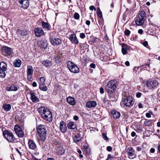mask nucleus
<instances>
[{
	"mask_svg": "<svg viewBox=\"0 0 160 160\" xmlns=\"http://www.w3.org/2000/svg\"><path fill=\"white\" fill-rule=\"evenodd\" d=\"M38 111L43 119L49 122L52 121V113L47 108L44 107H40L38 108Z\"/></svg>",
	"mask_w": 160,
	"mask_h": 160,
	"instance_id": "f257e3e1",
	"label": "nucleus"
},
{
	"mask_svg": "<svg viewBox=\"0 0 160 160\" xmlns=\"http://www.w3.org/2000/svg\"><path fill=\"white\" fill-rule=\"evenodd\" d=\"M38 134L40 136V139L42 141L45 140L46 136V130L44 125L41 124L37 127Z\"/></svg>",
	"mask_w": 160,
	"mask_h": 160,
	"instance_id": "f03ea898",
	"label": "nucleus"
},
{
	"mask_svg": "<svg viewBox=\"0 0 160 160\" xmlns=\"http://www.w3.org/2000/svg\"><path fill=\"white\" fill-rule=\"evenodd\" d=\"M134 102L133 98L130 96H126L125 98H122L121 102V105L123 106L130 107L132 106Z\"/></svg>",
	"mask_w": 160,
	"mask_h": 160,
	"instance_id": "7ed1b4c3",
	"label": "nucleus"
},
{
	"mask_svg": "<svg viewBox=\"0 0 160 160\" xmlns=\"http://www.w3.org/2000/svg\"><path fill=\"white\" fill-rule=\"evenodd\" d=\"M146 17V12L144 11H140L135 21L136 24L138 26L142 25L144 22Z\"/></svg>",
	"mask_w": 160,
	"mask_h": 160,
	"instance_id": "20e7f679",
	"label": "nucleus"
},
{
	"mask_svg": "<svg viewBox=\"0 0 160 160\" xmlns=\"http://www.w3.org/2000/svg\"><path fill=\"white\" fill-rule=\"evenodd\" d=\"M146 85L148 89L153 90L157 88L159 83L157 80L153 79H150L146 82Z\"/></svg>",
	"mask_w": 160,
	"mask_h": 160,
	"instance_id": "39448f33",
	"label": "nucleus"
},
{
	"mask_svg": "<svg viewBox=\"0 0 160 160\" xmlns=\"http://www.w3.org/2000/svg\"><path fill=\"white\" fill-rule=\"evenodd\" d=\"M3 135L4 138L9 142H14L16 140L13 134L7 130H4L3 131Z\"/></svg>",
	"mask_w": 160,
	"mask_h": 160,
	"instance_id": "423d86ee",
	"label": "nucleus"
},
{
	"mask_svg": "<svg viewBox=\"0 0 160 160\" xmlns=\"http://www.w3.org/2000/svg\"><path fill=\"white\" fill-rule=\"evenodd\" d=\"M2 53L3 55L8 58L12 57L13 54V50L12 48L7 46H3L2 48Z\"/></svg>",
	"mask_w": 160,
	"mask_h": 160,
	"instance_id": "0eeeda50",
	"label": "nucleus"
},
{
	"mask_svg": "<svg viewBox=\"0 0 160 160\" xmlns=\"http://www.w3.org/2000/svg\"><path fill=\"white\" fill-rule=\"evenodd\" d=\"M28 31L26 29H18L16 32L17 34L22 41L26 40V38H28Z\"/></svg>",
	"mask_w": 160,
	"mask_h": 160,
	"instance_id": "6e6552de",
	"label": "nucleus"
},
{
	"mask_svg": "<svg viewBox=\"0 0 160 160\" xmlns=\"http://www.w3.org/2000/svg\"><path fill=\"white\" fill-rule=\"evenodd\" d=\"M68 67L69 70L72 73H77L79 72V68L74 63L69 61L67 63Z\"/></svg>",
	"mask_w": 160,
	"mask_h": 160,
	"instance_id": "1a4fd4ad",
	"label": "nucleus"
},
{
	"mask_svg": "<svg viewBox=\"0 0 160 160\" xmlns=\"http://www.w3.org/2000/svg\"><path fill=\"white\" fill-rule=\"evenodd\" d=\"M116 80H111L108 82L106 85L105 86V89L107 91L109 90L112 91V90H114L116 88Z\"/></svg>",
	"mask_w": 160,
	"mask_h": 160,
	"instance_id": "9d476101",
	"label": "nucleus"
},
{
	"mask_svg": "<svg viewBox=\"0 0 160 160\" xmlns=\"http://www.w3.org/2000/svg\"><path fill=\"white\" fill-rule=\"evenodd\" d=\"M127 153L128 158L130 159H133L136 157L137 155L135 153V151L131 147H128L126 150Z\"/></svg>",
	"mask_w": 160,
	"mask_h": 160,
	"instance_id": "9b49d317",
	"label": "nucleus"
},
{
	"mask_svg": "<svg viewBox=\"0 0 160 160\" xmlns=\"http://www.w3.org/2000/svg\"><path fill=\"white\" fill-rule=\"evenodd\" d=\"M14 130L19 138H22L24 136V132L22 130L21 127L18 125L14 126Z\"/></svg>",
	"mask_w": 160,
	"mask_h": 160,
	"instance_id": "f8f14e48",
	"label": "nucleus"
},
{
	"mask_svg": "<svg viewBox=\"0 0 160 160\" xmlns=\"http://www.w3.org/2000/svg\"><path fill=\"white\" fill-rule=\"evenodd\" d=\"M50 41L51 44L53 46L58 45L62 43L61 39L58 38H53L52 37L50 38Z\"/></svg>",
	"mask_w": 160,
	"mask_h": 160,
	"instance_id": "ddd939ff",
	"label": "nucleus"
},
{
	"mask_svg": "<svg viewBox=\"0 0 160 160\" xmlns=\"http://www.w3.org/2000/svg\"><path fill=\"white\" fill-rule=\"evenodd\" d=\"M34 32L36 36L37 37H40L45 35V33L41 28H36L34 29Z\"/></svg>",
	"mask_w": 160,
	"mask_h": 160,
	"instance_id": "4468645a",
	"label": "nucleus"
},
{
	"mask_svg": "<svg viewBox=\"0 0 160 160\" xmlns=\"http://www.w3.org/2000/svg\"><path fill=\"white\" fill-rule=\"evenodd\" d=\"M21 7L24 9H27L29 6V2L28 0H18Z\"/></svg>",
	"mask_w": 160,
	"mask_h": 160,
	"instance_id": "2eb2a0df",
	"label": "nucleus"
},
{
	"mask_svg": "<svg viewBox=\"0 0 160 160\" xmlns=\"http://www.w3.org/2000/svg\"><path fill=\"white\" fill-rule=\"evenodd\" d=\"M33 72L32 67L28 65L27 67V76L28 79L29 81L31 80Z\"/></svg>",
	"mask_w": 160,
	"mask_h": 160,
	"instance_id": "dca6fc26",
	"label": "nucleus"
},
{
	"mask_svg": "<svg viewBox=\"0 0 160 160\" xmlns=\"http://www.w3.org/2000/svg\"><path fill=\"white\" fill-rule=\"evenodd\" d=\"M69 39L72 43L78 44L79 42L75 34L72 33L69 36Z\"/></svg>",
	"mask_w": 160,
	"mask_h": 160,
	"instance_id": "f3484780",
	"label": "nucleus"
},
{
	"mask_svg": "<svg viewBox=\"0 0 160 160\" xmlns=\"http://www.w3.org/2000/svg\"><path fill=\"white\" fill-rule=\"evenodd\" d=\"M28 144L29 148L31 150H35L37 148V145L33 140L29 139Z\"/></svg>",
	"mask_w": 160,
	"mask_h": 160,
	"instance_id": "a211bd4d",
	"label": "nucleus"
},
{
	"mask_svg": "<svg viewBox=\"0 0 160 160\" xmlns=\"http://www.w3.org/2000/svg\"><path fill=\"white\" fill-rule=\"evenodd\" d=\"M30 95V99L34 103H37L39 101V99L35 96L34 93L32 92H29Z\"/></svg>",
	"mask_w": 160,
	"mask_h": 160,
	"instance_id": "6ab92c4d",
	"label": "nucleus"
},
{
	"mask_svg": "<svg viewBox=\"0 0 160 160\" xmlns=\"http://www.w3.org/2000/svg\"><path fill=\"white\" fill-rule=\"evenodd\" d=\"M42 64L45 67L49 68L51 67L52 65V63L51 61L49 60H45L42 62Z\"/></svg>",
	"mask_w": 160,
	"mask_h": 160,
	"instance_id": "aec40b11",
	"label": "nucleus"
},
{
	"mask_svg": "<svg viewBox=\"0 0 160 160\" xmlns=\"http://www.w3.org/2000/svg\"><path fill=\"white\" fill-rule=\"evenodd\" d=\"M60 128L62 132L64 133L66 132L67 127L65 122L64 121H62L60 122Z\"/></svg>",
	"mask_w": 160,
	"mask_h": 160,
	"instance_id": "412c9836",
	"label": "nucleus"
},
{
	"mask_svg": "<svg viewBox=\"0 0 160 160\" xmlns=\"http://www.w3.org/2000/svg\"><path fill=\"white\" fill-rule=\"evenodd\" d=\"M112 91L109 90L107 91L109 94V98L112 101H114L116 100L114 90H112Z\"/></svg>",
	"mask_w": 160,
	"mask_h": 160,
	"instance_id": "4be33fe9",
	"label": "nucleus"
},
{
	"mask_svg": "<svg viewBox=\"0 0 160 160\" xmlns=\"http://www.w3.org/2000/svg\"><path fill=\"white\" fill-rule=\"evenodd\" d=\"M96 102L94 101H91L88 102L86 103V106L87 107L90 108H94L97 105Z\"/></svg>",
	"mask_w": 160,
	"mask_h": 160,
	"instance_id": "5701e85b",
	"label": "nucleus"
},
{
	"mask_svg": "<svg viewBox=\"0 0 160 160\" xmlns=\"http://www.w3.org/2000/svg\"><path fill=\"white\" fill-rule=\"evenodd\" d=\"M67 101L68 104L71 105H74L76 103L74 98L71 96H69L67 98Z\"/></svg>",
	"mask_w": 160,
	"mask_h": 160,
	"instance_id": "b1692460",
	"label": "nucleus"
},
{
	"mask_svg": "<svg viewBox=\"0 0 160 160\" xmlns=\"http://www.w3.org/2000/svg\"><path fill=\"white\" fill-rule=\"evenodd\" d=\"M111 113L114 119L119 118L121 115L120 113L116 110H112L111 112Z\"/></svg>",
	"mask_w": 160,
	"mask_h": 160,
	"instance_id": "393cba45",
	"label": "nucleus"
},
{
	"mask_svg": "<svg viewBox=\"0 0 160 160\" xmlns=\"http://www.w3.org/2000/svg\"><path fill=\"white\" fill-rule=\"evenodd\" d=\"M73 138L74 142L75 143H77L81 140L82 137L80 134L78 133L75 135Z\"/></svg>",
	"mask_w": 160,
	"mask_h": 160,
	"instance_id": "a878e982",
	"label": "nucleus"
},
{
	"mask_svg": "<svg viewBox=\"0 0 160 160\" xmlns=\"http://www.w3.org/2000/svg\"><path fill=\"white\" fill-rule=\"evenodd\" d=\"M67 127L68 128L72 130L76 129L77 128L76 124L73 122H68V124Z\"/></svg>",
	"mask_w": 160,
	"mask_h": 160,
	"instance_id": "bb28decb",
	"label": "nucleus"
},
{
	"mask_svg": "<svg viewBox=\"0 0 160 160\" xmlns=\"http://www.w3.org/2000/svg\"><path fill=\"white\" fill-rule=\"evenodd\" d=\"M42 24L43 28L48 30H50V26L48 23L42 21Z\"/></svg>",
	"mask_w": 160,
	"mask_h": 160,
	"instance_id": "cd10ccee",
	"label": "nucleus"
},
{
	"mask_svg": "<svg viewBox=\"0 0 160 160\" xmlns=\"http://www.w3.org/2000/svg\"><path fill=\"white\" fill-rule=\"evenodd\" d=\"M18 90V88L14 85H11L10 87H7L6 90L8 91H16Z\"/></svg>",
	"mask_w": 160,
	"mask_h": 160,
	"instance_id": "c85d7f7f",
	"label": "nucleus"
},
{
	"mask_svg": "<svg viewBox=\"0 0 160 160\" xmlns=\"http://www.w3.org/2000/svg\"><path fill=\"white\" fill-rule=\"evenodd\" d=\"M152 122L153 121L152 120L144 119V120L143 124L145 126H150L152 125Z\"/></svg>",
	"mask_w": 160,
	"mask_h": 160,
	"instance_id": "c756f323",
	"label": "nucleus"
},
{
	"mask_svg": "<svg viewBox=\"0 0 160 160\" xmlns=\"http://www.w3.org/2000/svg\"><path fill=\"white\" fill-rule=\"evenodd\" d=\"M22 63L21 60L19 59H17L14 61L13 66L15 67H19Z\"/></svg>",
	"mask_w": 160,
	"mask_h": 160,
	"instance_id": "7c9ffc66",
	"label": "nucleus"
},
{
	"mask_svg": "<svg viewBox=\"0 0 160 160\" xmlns=\"http://www.w3.org/2000/svg\"><path fill=\"white\" fill-rule=\"evenodd\" d=\"M2 108L6 112H8L11 109V105L10 104H5L3 105Z\"/></svg>",
	"mask_w": 160,
	"mask_h": 160,
	"instance_id": "2f4dec72",
	"label": "nucleus"
},
{
	"mask_svg": "<svg viewBox=\"0 0 160 160\" xmlns=\"http://www.w3.org/2000/svg\"><path fill=\"white\" fill-rule=\"evenodd\" d=\"M0 67L5 71L7 69V65L4 62H0Z\"/></svg>",
	"mask_w": 160,
	"mask_h": 160,
	"instance_id": "473e14b6",
	"label": "nucleus"
},
{
	"mask_svg": "<svg viewBox=\"0 0 160 160\" xmlns=\"http://www.w3.org/2000/svg\"><path fill=\"white\" fill-rule=\"evenodd\" d=\"M57 152L59 155H61L64 153V150L62 147H58L57 149Z\"/></svg>",
	"mask_w": 160,
	"mask_h": 160,
	"instance_id": "72a5a7b5",
	"label": "nucleus"
},
{
	"mask_svg": "<svg viewBox=\"0 0 160 160\" xmlns=\"http://www.w3.org/2000/svg\"><path fill=\"white\" fill-rule=\"evenodd\" d=\"M39 88L40 90L44 91H46L47 90V87L44 84H40Z\"/></svg>",
	"mask_w": 160,
	"mask_h": 160,
	"instance_id": "f704fd0d",
	"label": "nucleus"
},
{
	"mask_svg": "<svg viewBox=\"0 0 160 160\" xmlns=\"http://www.w3.org/2000/svg\"><path fill=\"white\" fill-rule=\"evenodd\" d=\"M6 75L5 71L0 67V78H4Z\"/></svg>",
	"mask_w": 160,
	"mask_h": 160,
	"instance_id": "c9c22d12",
	"label": "nucleus"
},
{
	"mask_svg": "<svg viewBox=\"0 0 160 160\" xmlns=\"http://www.w3.org/2000/svg\"><path fill=\"white\" fill-rule=\"evenodd\" d=\"M96 13L97 16L100 18H101L102 17V12L101 11L100 8H98L96 11Z\"/></svg>",
	"mask_w": 160,
	"mask_h": 160,
	"instance_id": "e433bc0d",
	"label": "nucleus"
},
{
	"mask_svg": "<svg viewBox=\"0 0 160 160\" xmlns=\"http://www.w3.org/2000/svg\"><path fill=\"white\" fill-rule=\"evenodd\" d=\"M122 46L126 50L129 49L130 48V47L129 46L124 43H122Z\"/></svg>",
	"mask_w": 160,
	"mask_h": 160,
	"instance_id": "4c0bfd02",
	"label": "nucleus"
},
{
	"mask_svg": "<svg viewBox=\"0 0 160 160\" xmlns=\"http://www.w3.org/2000/svg\"><path fill=\"white\" fill-rule=\"evenodd\" d=\"M74 18L75 19L78 20L79 18L80 15L78 13L75 12L74 15Z\"/></svg>",
	"mask_w": 160,
	"mask_h": 160,
	"instance_id": "58836bf2",
	"label": "nucleus"
},
{
	"mask_svg": "<svg viewBox=\"0 0 160 160\" xmlns=\"http://www.w3.org/2000/svg\"><path fill=\"white\" fill-rule=\"evenodd\" d=\"M84 152L87 154H89L90 153V150L89 148H88L87 147H86L84 149Z\"/></svg>",
	"mask_w": 160,
	"mask_h": 160,
	"instance_id": "ea45409f",
	"label": "nucleus"
},
{
	"mask_svg": "<svg viewBox=\"0 0 160 160\" xmlns=\"http://www.w3.org/2000/svg\"><path fill=\"white\" fill-rule=\"evenodd\" d=\"M102 137L104 140H108L109 139L108 138L106 134L105 133H103L102 134Z\"/></svg>",
	"mask_w": 160,
	"mask_h": 160,
	"instance_id": "a19ab883",
	"label": "nucleus"
},
{
	"mask_svg": "<svg viewBox=\"0 0 160 160\" xmlns=\"http://www.w3.org/2000/svg\"><path fill=\"white\" fill-rule=\"evenodd\" d=\"M45 79L43 77H41L40 78V84H44V82H45Z\"/></svg>",
	"mask_w": 160,
	"mask_h": 160,
	"instance_id": "79ce46f5",
	"label": "nucleus"
},
{
	"mask_svg": "<svg viewBox=\"0 0 160 160\" xmlns=\"http://www.w3.org/2000/svg\"><path fill=\"white\" fill-rule=\"evenodd\" d=\"M122 52L123 55H125L127 53V50L126 49H125L123 47H122Z\"/></svg>",
	"mask_w": 160,
	"mask_h": 160,
	"instance_id": "37998d69",
	"label": "nucleus"
},
{
	"mask_svg": "<svg viewBox=\"0 0 160 160\" xmlns=\"http://www.w3.org/2000/svg\"><path fill=\"white\" fill-rule=\"evenodd\" d=\"M124 33L126 35L128 36L130 33V31L129 30L126 29L124 31Z\"/></svg>",
	"mask_w": 160,
	"mask_h": 160,
	"instance_id": "c03bdc74",
	"label": "nucleus"
},
{
	"mask_svg": "<svg viewBox=\"0 0 160 160\" xmlns=\"http://www.w3.org/2000/svg\"><path fill=\"white\" fill-rule=\"evenodd\" d=\"M80 37L82 39H83L85 37V35L84 33H82L80 34Z\"/></svg>",
	"mask_w": 160,
	"mask_h": 160,
	"instance_id": "a18cd8bd",
	"label": "nucleus"
},
{
	"mask_svg": "<svg viewBox=\"0 0 160 160\" xmlns=\"http://www.w3.org/2000/svg\"><path fill=\"white\" fill-rule=\"evenodd\" d=\"M112 158L113 157L111 155L109 154L108 155V158L106 160H112Z\"/></svg>",
	"mask_w": 160,
	"mask_h": 160,
	"instance_id": "49530a36",
	"label": "nucleus"
},
{
	"mask_svg": "<svg viewBox=\"0 0 160 160\" xmlns=\"http://www.w3.org/2000/svg\"><path fill=\"white\" fill-rule=\"evenodd\" d=\"M142 95V94L140 92H138L136 94V96L138 98H139L141 97Z\"/></svg>",
	"mask_w": 160,
	"mask_h": 160,
	"instance_id": "de8ad7c7",
	"label": "nucleus"
},
{
	"mask_svg": "<svg viewBox=\"0 0 160 160\" xmlns=\"http://www.w3.org/2000/svg\"><path fill=\"white\" fill-rule=\"evenodd\" d=\"M112 147L111 146H108L107 148V150L109 152L111 151V150H112Z\"/></svg>",
	"mask_w": 160,
	"mask_h": 160,
	"instance_id": "09e8293b",
	"label": "nucleus"
},
{
	"mask_svg": "<svg viewBox=\"0 0 160 160\" xmlns=\"http://www.w3.org/2000/svg\"><path fill=\"white\" fill-rule=\"evenodd\" d=\"M89 9L92 11L93 10H96V8L94 7L93 6H91L89 7Z\"/></svg>",
	"mask_w": 160,
	"mask_h": 160,
	"instance_id": "8fccbe9b",
	"label": "nucleus"
},
{
	"mask_svg": "<svg viewBox=\"0 0 160 160\" xmlns=\"http://www.w3.org/2000/svg\"><path fill=\"white\" fill-rule=\"evenodd\" d=\"M100 92L101 94H103L104 93V89L103 88L101 87L100 88Z\"/></svg>",
	"mask_w": 160,
	"mask_h": 160,
	"instance_id": "3c124183",
	"label": "nucleus"
},
{
	"mask_svg": "<svg viewBox=\"0 0 160 160\" xmlns=\"http://www.w3.org/2000/svg\"><path fill=\"white\" fill-rule=\"evenodd\" d=\"M90 67L92 68H95L96 67V66L95 64L92 63L90 64Z\"/></svg>",
	"mask_w": 160,
	"mask_h": 160,
	"instance_id": "603ef678",
	"label": "nucleus"
},
{
	"mask_svg": "<svg viewBox=\"0 0 160 160\" xmlns=\"http://www.w3.org/2000/svg\"><path fill=\"white\" fill-rule=\"evenodd\" d=\"M143 45L145 47H147L148 45V42L147 41H145L143 42Z\"/></svg>",
	"mask_w": 160,
	"mask_h": 160,
	"instance_id": "864d4df0",
	"label": "nucleus"
},
{
	"mask_svg": "<svg viewBox=\"0 0 160 160\" xmlns=\"http://www.w3.org/2000/svg\"><path fill=\"white\" fill-rule=\"evenodd\" d=\"M146 117L148 118H150L151 117V115L149 113H147L146 114Z\"/></svg>",
	"mask_w": 160,
	"mask_h": 160,
	"instance_id": "5fc2aeb1",
	"label": "nucleus"
},
{
	"mask_svg": "<svg viewBox=\"0 0 160 160\" xmlns=\"http://www.w3.org/2000/svg\"><path fill=\"white\" fill-rule=\"evenodd\" d=\"M136 150L138 151H140L142 150V148L141 147H137L136 148Z\"/></svg>",
	"mask_w": 160,
	"mask_h": 160,
	"instance_id": "6e6d98bb",
	"label": "nucleus"
},
{
	"mask_svg": "<svg viewBox=\"0 0 160 160\" xmlns=\"http://www.w3.org/2000/svg\"><path fill=\"white\" fill-rule=\"evenodd\" d=\"M136 135V132H132L131 133V135L132 137H134Z\"/></svg>",
	"mask_w": 160,
	"mask_h": 160,
	"instance_id": "4d7b16f0",
	"label": "nucleus"
},
{
	"mask_svg": "<svg viewBox=\"0 0 160 160\" xmlns=\"http://www.w3.org/2000/svg\"><path fill=\"white\" fill-rule=\"evenodd\" d=\"M73 119L75 121H77L78 119V116L75 115L73 117Z\"/></svg>",
	"mask_w": 160,
	"mask_h": 160,
	"instance_id": "13d9d810",
	"label": "nucleus"
},
{
	"mask_svg": "<svg viewBox=\"0 0 160 160\" xmlns=\"http://www.w3.org/2000/svg\"><path fill=\"white\" fill-rule=\"evenodd\" d=\"M155 149L153 148H152L150 150V152L152 153H154L155 152Z\"/></svg>",
	"mask_w": 160,
	"mask_h": 160,
	"instance_id": "bf43d9fd",
	"label": "nucleus"
},
{
	"mask_svg": "<svg viewBox=\"0 0 160 160\" xmlns=\"http://www.w3.org/2000/svg\"><path fill=\"white\" fill-rule=\"evenodd\" d=\"M138 32L139 33L142 34L143 32V31L141 29H139L138 30Z\"/></svg>",
	"mask_w": 160,
	"mask_h": 160,
	"instance_id": "052dcab7",
	"label": "nucleus"
},
{
	"mask_svg": "<svg viewBox=\"0 0 160 160\" xmlns=\"http://www.w3.org/2000/svg\"><path fill=\"white\" fill-rule=\"evenodd\" d=\"M32 85L33 87H35L37 86V84L36 82H34L32 83Z\"/></svg>",
	"mask_w": 160,
	"mask_h": 160,
	"instance_id": "680f3d73",
	"label": "nucleus"
},
{
	"mask_svg": "<svg viewBox=\"0 0 160 160\" xmlns=\"http://www.w3.org/2000/svg\"><path fill=\"white\" fill-rule=\"evenodd\" d=\"M86 23L87 25H89L90 23V22L88 20H87L86 21Z\"/></svg>",
	"mask_w": 160,
	"mask_h": 160,
	"instance_id": "e2e57ef3",
	"label": "nucleus"
},
{
	"mask_svg": "<svg viewBox=\"0 0 160 160\" xmlns=\"http://www.w3.org/2000/svg\"><path fill=\"white\" fill-rule=\"evenodd\" d=\"M138 107L139 108H142L143 107L141 103H139L138 104Z\"/></svg>",
	"mask_w": 160,
	"mask_h": 160,
	"instance_id": "0e129e2a",
	"label": "nucleus"
},
{
	"mask_svg": "<svg viewBox=\"0 0 160 160\" xmlns=\"http://www.w3.org/2000/svg\"><path fill=\"white\" fill-rule=\"evenodd\" d=\"M125 64L126 66H128L130 65L129 62L128 61H127L125 62Z\"/></svg>",
	"mask_w": 160,
	"mask_h": 160,
	"instance_id": "69168bd1",
	"label": "nucleus"
},
{
	"mask_svg": "<svg viewBox=\"0 0 160 160\" xmlns=\"http://www.w3.org/2000/svg\"><path fill=\"white\" fill-rule=\"evenodd\" d=\"M54 58L56 61H57L58 59V57L57 56V55L56 54L54 56Z\"/></svg>",
	"mask_w": 160,
	"mask_h": 160,
	"instance_id": "338daca9",
	"label": "nucleus"
},
{
	"mask_svg": "<svg viewBox=\"0 0 160 160\" xmlns=\"http://www.w3.org/2000/svg\"><path fill=\"white\" fill-rule=\"evenodd\" d=\"M47 160H55L54 159L52 158H48L47 159Z\"/></svg>",
	"mask_w": 160,
	"mask_h": 160,
	"instance_id": "774afa93",
	"label": "nucleus"
}]
</instances>
